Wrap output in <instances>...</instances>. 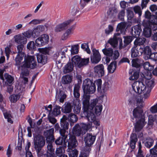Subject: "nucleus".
I'll use <instances>...</instances> for the list:
<instances>
[{"label": "nucleus", "mask_w": 157, "mask_h": 157, "mask_svg": "<svg viewBox=\"0 0 157 157\" xmlns=\"http://www.w3.org/2000/svg\"><path fill=\"white\" fill-rule=\"evenodd\" d=\"M142 107L138 106L133 111V115L137 122L135 124V128L136 132L140 131L146 123L145 121V117Z\"/></svg>", "instance_id": "obj_1"}, {"label": "nucleus", "mask_w": 157, "mask_h": 157, "mask_svg": "<svg viewBox=\"0 0 157 157\" xmlns=\"http://www.w3.org/2000/svg\"><path fill=\"white\" fill-rule=\"evenodd\" d=\"M54 129L51 128L45 132L44 135L46 138L47 150L44 155L46 157H56L54 153V149L53 148L52 143L54 141Z\"/></svg>", "instance_id": "obj_2"}, {"label": "nucleus", "mask_w": 157, "mask_h": 157, "mask_svg": "<svg viewBox=\"0 0 157 157\" xmlns=\"http://www.w3.org/2000/svg\"><path fill=\"white\" fill-rule=\"evenodd\" d=\"M90 96L89 94L83 95V109L84 111H91L93 109L97 104L98 100L97 98L91 100L90 103Z\"/></svg>", "instance_id": "obj_3"}, {"label": "nucleus", "mask_w": 157, "mask_h": 157, "mask_svg": "<svg viewBox=\"0 0 157 157\" xmlns=\"http://www.w3.org/2000/svg\"><path fill=\"white\" fill-rule=\"evenodd\" d=\"M82 87L84 92L83 95L93 94L96 90L95 83L92 80L88 78L84 80Z\"/></svg>", "instance_id": "obj_4"}, {"label": "nucleus", "mask_w": 157, "mask_h": 157, "mask_svg": "<svg viewBox=\"0 0 157 157\" xmlns=\"http://www.w3.org/2000/svg\"><path fill=\"white\" fill-rule=\"evenodd\" d=\"M142 61L138 59H133L132 60V67H135L136 69V70L135 68L134 69V70L136 71L133 73L132 75L130 77L129 79L131 80H133L137 79L139 77V73L140 72V68L141 65L142 63L141 62Z\"/></svg>", "instance_id": "obj_5"}, {"label": "nucleus", "mask_w": 157, "mask_h": 157, "mask_svg": "<svg viewBox=\"0 0 157 157\" xmlns=\"http://www.w3.org/2000/svg\"><path fill=\"white\" fill-rule=\"evenodd\" d=\"M21 64L22 68L34 69L37 66L35 58L33 56H27L26 61L22 62Z\"/></svg>", "instance_id": "obj_6"}, {"label": "nucleus", "mask_w": 157, "mask_h": 157, "mask_svg": "<svg viewBox=\"0 0 157 157\" xmlns=\"http://www.w3.org/2000/svg\"><path fill=\"white\" fill-rule=\"evenodd\" d=\"M34 142L35 149L42 148L45 143L44 137L40 135H36L34 137Z\"/></svg>", "instance_id": "obj_7"}, {"label": "nucleus", "mask_w": 157, "mask_h": 157, "mask_svg": "<svg viewBox=\"0 0 157 157\" xmlns=\"http://www.w3.org/2000/svg\"><path fill=\"white\" fill-rule=\"evenodd\" d=\"M74 20V19L69 20L57 25L55 28L54 31L55 32L58 33L67 29L68 25L72 22Z\"/></svg>", "instance_id": "obj_8"}, {"label": "nucleus", "mask_w": 157, "mask_h": 157, "mask_svg": "<svg viewBox=\"0 0 157 157\" xmlns=\"http://www.w3.org/2000/svg\"><path fill=\"white\" fill-rule=\"evenodd\" d=\"M145 85L142 82L136 81L132 84V87L133 91L138 95L140 94L143 89H144Z\"/></svg>", "instance_id": "obj_9"}, {"label": "nucleus", "mask_w": 157, "mask_h": 157, "mask_svg": "<svg viewBox=\"0 0 157 157\" xmlns=\"http://www.w3.org/2000/svg\"><path fill=\"white\" fill-rule=\"evenodd\" d=\"M27 68L25 69L24 70H22V72L21 73L22 76L21 77V78L22 79L21 80L22 84H23V85H22V92L25 91L26 85L28 84V78L25 77V76H27L29 75V71Z\"/></svg>", "instance_id": "obj_10"}, {"label": "nucleus", "mask_w": 157, "mask_h": 157, "mask_svg": "<svg viewBox=\"0 0 157 157\" xmlns=\"http://www.w3.org/2000/svg\"><path fill=\"white\" fill-rule=\"evenodd\" d=\"M15 42L19 44L17 46L18 54L16 57L15 60V65L17 66L18 70H20V34L14 36Z\"/></svg>", "instance_id": "obj_11"}, {"label": "nucleus", "mask_w": 157, "mask_h": 157, "mask_svg": "<svg viewBox=\"0 0 157 157\" xmlns=\"http://www.w3.org/2000/svg\"><path fill=\"white\" fill-rule=\"evenodd\" d=\"M49 40V37L48 35L44 34L37 39L35 41L36 45L39 47L47 44Z\"/></svg>", "instance_id": "obj_12"}, {"label": "nucleus", "mask_w": 157, "mask_h": 157, "mask_svg": "<svg viewBox=\"0 0 157 157\" xmlns=\"http://www.w3.org/2000/svg\"><path fill=\"white\" fill-rule=\"evenodd\" d=\"M130 104L136 103L137 106L143 107L144 105V103L141 97H135L134 95L130 97L128 100Z\"/></svg>", "instance_id": "obj_13"}, {"label": "nucleus", "mask_w": 157, "mask_h": 157, "mask_svg": "<svg viewBox=\"0 0 157 157\" xmlns=\"http://www.w3.org/2000/svg\"><path fill=\"white\" fill-rule=\"evenodd\" d=\"M69 138L67 140V142L68 149L74 148L78 145L76 137L72 134L69 135Z\"/></svg>", "instance_id": "obj_14"}, {"label": "nucleus", "mask_w": 157, "mask_h": 157, "mask_svg": "<svg viewBox=\"0 0 157 157\" xmlns=\"http://www.w3.org/2000/svg\"><path fill=\"white\" fill-rule=\"evenodd\" d=\"M124 43L122 42V39H119V49L124 48L128 45H129L132 41L133 38L131 36H124Z\"/></svg>", "instance_id": "obj_15"}, {"label": "nucleus", "mask_w": 157, "mask_h": 157, "mask_svg": "<svg viewBox=\"0 0 157 157\" xmlns=\"http://www.w3.org/2000/svg\"><path fill=\"white\" fill-rule=\"evenodd\" d=\"M96 138V136L93 135L92 134L87 133L86 136L84 137V140L86 144L85 146L90 147L91 145L94 144Z\"/></svg>", "instance_id": "obj_16"}, {"label": "nucleus", "mask_w": 157, "mask_h": 157, "mask_svg": "<svg viewBox=\"0 0 157 157\" xmlns=\"http://www.w3.org/2000/svg\"><path fill=\"white\" fill-rule=\"evenodd\" d=\"M83 110V112L82 113V116L86 117L88 121L90 123L95 122L96 119L95 114L90 110Z\"/></svg>", "instance_id": "obj_17"}, {"label": "nucleus", "mask_w": 157, "mask_h": 157, "mask_svg": "<svg viewBox=\"0 0 157 157\" xmlns=\"http://www.w3.org/2000/svg\"><path fill=\"white\" fill-rule=\"evenodd\" d=\"M94 73L99 77L104 76L105 73L104 67L102 64H100L95 66L94 68Z\"/></svg>", "instance_id": "obj_18"}, {"label": "nucleus", "mask_w": 157, "mask_h": 157, "mask_svg": "<svg viewBox=\"0 0 157 157\" xmlns=\"http://www.w3.org/2000/svg\"><path fill=\"white\" fill-rule=\"evenodd\" d=\"M93 55L91 58V61L92 63H97L101 59V55L98 50L93 49L92 50Z\"/></svg>", "instance_id": "obj_19"}, {"label": "nucleus", "mask_w": 157, "mask_h": 157, "mask_svg": "<svg viewBox=\"0 0 157 157\" xmlns=\"http://www.w3.org/2000/svg\"><path fill=\"white\" fill-rule=\"evenodd\" d=\"M0 109L3 112L5 118L7 120L8 122L13 124V121L11 119L12 117L11 111H8L3 106H2L1 105H0Z\"/></svg>", "instance_id": "obj_20"}, {"label": "nucleus", "mask_w": 157, "mask_h": 157, "mask_svg": "<svg viewBox=\"0 0 157 157\" xmlns=\"http://www.w3.org/2000/svg\"><path fill=\"white\" fill-rule=\"evenodd\" d=\"M142 31L141 26L139 24L132 26L131 29V32L132 35L136 38L139 36Z\"/></svg>", "instance_id": "obj_21"}, {"label": "nucleus", "mask_w": 157, "mask_h": 157, "mask_svg": "<svg viewBox=\"0 0 157 157\" xmlns=\"http://www.w3.org/2000/svg\"><path fill=\"white\" fill-rule=\"evenodd\" d=\"M143 52L141 47L139 46V47L137 48L134 46L131 49L132 57L135 58L141 55L143 53Z\"/></svg>", "instance_id": "obj_22"}, {"label": "nucleus", "mask_w": 157, "mask_h": 157, "mask_svg": "<svg viewBox=\"0 0 157 157\" xmlns=\"http://www.w3.org/2000/svg\"><path fill=\"white\" fill-rule=\"evenodd\" d=\"M130 146L132 149H134L136 147V144L138 140L137 136L136 134L132 133L131 135Z\"/></svg>", "instance_id": "obj_23"}, {"label": "nucleus", "mask_w": 157, "mask_h": 157, "mask_svg": "<svg viewBox=\"0 0 157 157\" xmlns=\"http://www.w3.org/2000/svg\"><path fill=\"white\" fill-rule=\"evenodd\" d=\"M37 59L38 63L43 64H45L47 61V56L46 55L41 53L38 54L37 55Z\"/></svg>", "instance_id": "obj_24"}, {"label": "nucleus", "mask_w": 157, "mask_h": 157, "mask_svg": "<svg viewBox=\"0 0 157 157\" xmlns=\"http://www.w3.org/2000/svg\"><path fill=\"white\" fill-rule=\"evenodd\" d=\"M146 39L143 37L139 38H137L134 42V47H139V46L142 47L143 46L146 42Z\"/></svg>", "instance_id": "obj_25"}, {"label": "nucleus", "mask_w": 157, "mask_h": 157, "mask_svg": "<svg viewBox=\"0 0 157 157\" xmlns=\"http://www.w3.org/2000/svg\"><path fill=\"white\" fill-rule=\"evenodd\" d=\"M151 91V89L148 87H146V86L145 85L144 89H143L140 93V94H142L141 96L142 97L141 98L142 99L143 98H147L150 96Z\"/></svg>", "instance_id": "obj_26"}, {"label": "nucleus", "mask_w": 157, "mask_h": 157, "mask_svg": "<svg viewBox=\"0 0 157 157\" xmlns=\"http://www.w3.org/2000/svg\"><path fill=\"white\" fill-rule=\"evenodd\" d=\"M80 9L77 3L73 4L71 7L70 15L72 16H75L78 14Z\"/></svg>", "instance_id": "obj_27"}, {"label": "nucleus", "mask_w": 157, "mask_h": 157, "mask_svg": "<svg viewBox=\"0 0 157 157\" xmlns=\"http://www.w3.org/2000/svg\"><path fill=\"white\" fill-rule=\"evenodd\" d=\"M90 150V147L85 146L81 150L79 157H88Z\"/></svg>", "instance_id": "obj_28"}, {"label": "nucleus", "mask_w": 157, "mask_h": 157, "mask_svg": "<svg viewBox=\"0 0 157 157\" xmlns=\"http://www.w3.org/2000/svg\"><path fill=\"white\" fill-rule=\"evenodd\" d=\"M117 13V10L116 7L114 6L110 7L107 12L108 17L110 18L114 17Z\"/></svg>", "instance_id": "obj_29"}, {"label": "nucleus", "mask_w": 157, "mask_h": 157, "mask_svg": "<svg viewBox=\"0 0 157 157\" xmlns=\"http://www.w3.org/2000/svg\"><path fill=\"white\" fill-rule=\"evenodd\" d=\"M63 113H71L72 111V106L70 103H65L61 109Z\"/></svg>", "instance_id": "obj_30"}, {"label": "nucleus", "mask_w": 157, "mask_h": 157, "mask_svg": "<svg viewBox=\"0 0 157 157\" xmlns=\"http://www.w3.org/2000/svg\"><path fill=\"white\" fill-rule=\"evenodd\" d=\"M67 117L65 115H63L60 119V125L62 129H68L69 123L67 121Z\"/></svg>", "instance_id": "obj_31"}, {"label": "nucleus", "mask_w": 157, "mask_h": 157, "mask_svg": "<svg viewBox=\"0 0 157 157\" xmlns=\"http://www.w3.org/2000/svg\"><path fill=\"white\" fill-rule=\"evenodd\" d=\"M141 48L142 50L143 51V53L147 56V59H149L150 58V56L152 53L151 48L149 46H146L144 47V46L141 47Z\"/></svg>", "instance_id": "obj_32"}, {"label": "nucleus", "mask_w": 157, "mask_h": 157, "mask_svg": "<svg viewBox=\"0 0 157 157\" xmlns=\"http://www.w3.org/2000/svg\"><path fill=\"white\" fill-rule=\"evenodd\" d=\"M73 131L77 136H79L81 134H84L82 128L78 124H76L73 127Z\"/></svg>", "instance_id": "obj_33"}, {"label": "nucleus", "mask_w": 157, "mask_h": 157, "mask_svg": "<svg viewBox=\"0 0 157 157\" xmlns=\"http://www.w3.org/2000/svg\"><path fill=\"white\" fill-rule=\"evenodd\" d=\"M67 119L70 122V123H74L76 122L78 119L77 116L75 114L71 113L68 116H66Z\"/></svg>", "instance_id": "obj_34"}, {"label": "nucleus", "mask_w": 157, "mask_h": 157, "mask_svg": "<svg viewBox=\"0 0 157 157\" xmlns=\"http://www.w3.org/2000/svg\"><path fill=\"white\" fill-rule=\"evenodd\" d=\"M66 97V95L64 92L62 90H60L59 93H56V97L58 99H59V101L61 102H63Z\"/></svg>", "instance_id": "obj_35"}, {"label": "nucleus", "mask_w": 157, "mask_h": 157, "mask_svg": "<svg viewBox=\"0 0 157 157\" xmlns=\"http://www.w3.org/2000/svg\"><path fill=\"white\" fill-rule=\"evenodd\" d=\"M150 154H147L146 157H157V143L150 150Z\"/></svg>", "instance_id": "obj_36"}, {"label": "nucleus", "mask_w": 157, "mask_h": 157, "mask_svg": "<svg viewBox=\"0 0 157 157\" xmlns=\"http://www.w3.org/2000/svg\"><path fill=\"white\" fill-rule=\"evenodd\" d=\"M73 65L71 62L68 63L64 67L63 71L64 73L66 74L71 72L73 69Z\"/></svg>", "instance_id": "obj_37"}, {"label": "nucleus", "mask_w": 157, "mask_h": 157, "mask_svg": "<svg viewBox=\"0 0 157 157\" xmlns=\"http://www.w3.org/2000/svg\"><path fill=\"white\" fill-rule=\"evenodd\" d=\"M116 61H113L111 62L108 67V70L109 72L110 73H113L116 70Z\"/></svg>", "instance_id": "obj_38"}, {"label": "nucleus", "mask_w": 157, "mask_h": 157, "mask_svg": "<svg viewBox=\"0 0 157 157\" xmlns=\"http://www.w3.org/2000/svg\"><path fill=\"white\" fill-rule=\"evenodd\" d=\"M154 142V140L150 138H146L143 142L144 145L148 148H150L152 146Z\"/></svg>", "instance_id": "obj_39"}, {"label": "nucleus", "mask_w": 157, "mask_h": 157, "mask_svg": "<svg viewBox=\"0 0 157 157\" xmlns=\"http://www.w3.org/2000/svg\"><path fill=\"white\" fill-rule=\"evenodd\" d=\"M92 125L91 124L87 123L85 124L83 123H82L80 124L79 125L80 127L82 128L83 131V132H84V134L87 131L89 130Z\"/></svg>", "instance_id": "obj_40"}, {"label": "nucleus", "mask_w": 157, "mask_h": 157, "mask_svg": "<svg viewBox=\"0 0 157 157\" xmlns=\"http://www.w3.org/2000/svg\"><path fill=\"white\" fill-rule=\"evenodd\" d=\"M81 57L78 56H75L73 57L71 59L72 65L79 67V64H80Z\"/></svg>", "instance_id": "obj_41"}, {"label": "nucleus", "mask_w": 157, "mask_h": 157, "mask_svg": "<svg viewBox=\"0 0 157 157\" xmlns=\"http://www.w3.org/2000/svg\"><path fill=\"white\" fill-rule=\"evenodd\" d=\"M72 79V76L69 75H66L62 77V82L64 84H68L71 82Z\"/></svg>", "instance_id": "obj_42"}, {"label": "nucleus", "mask_w": 157, "mask_h": 157, "mask_svg": "<svg viewBox=\"0 0 157 157\" xmlns=\"http://www.w3.org/2000/svg\"><path fill=\"white\" fill-rule=\"evenodd\" d=\"M148 119V124L149 125H152L153 124L154 122L155 121L157 122V115L155 114L154 116L149 115Z\"/></svg>", "instance_id": "obj_43"}, {"label": "nucleus", "mask_w": 157, "mask_h": 157, "mask_svg": "<svg viewBox=\"0 0 157 157\" xmlns=\"http://www.w3.org/2000/svg\"><path fill=\"white\" fill-rule=\"evenodd\" d=\"M104 54L109 57H111L113 54V50L111 48H105L102 50Z\"/></svg>", "instance_id": "obj_44"}, {"label": "nucleus", "mask_w": 157, "mask_h": 157, "mask_svg": "<svg viewBox=\"0 0 157 157\" xmlns=\"http://www.w3.org/2000/svg\"><path fill=\"white\" fill-rule=\"evenodd\" d=\"M126 26V23L125 22H122L119 24L117 28V30L120 31L121 33L123 32Z\"/></svg>", "instance_id": "obj_45"}, {"label": "nucleus", "mask_w": 157, "mask_h": 157, "mask_svg": "<svg viewBox=\"0 0 157 157\" xmlns=\"http://www.w3.org/2000/svg\"><path fill=\"white\" fill-rule=\"evenodd\" d=\"M119 38H117L115 36H114V37L112 39H111L108 41V42L110 45H111L113 47L115 48L116 46L117 43V40H119Z\"/></svg>", "instance_id": "obj_46"}, {"label": "nucleus", "mask_w": 157, "mask_h": 157, "mask_svg": "<svg viewBox=\"0 0 157 157\" xmlns=\"http://www.w3.org/2000/svg\"><path fill=\"white\" fill-rule=\"evenodd\" d=\"M67 129H60L59 130V133L61 136H62V138L66 140L67 138V136L69 135H71L70 133H68L66 130Z\"/></svg>", "instance_id": "obj_47"}, {"label": "nucleus", "mask_w": 157, "mask_h": 157, "mask_svg": "<svg viewBox=\"0 0 157 157\" xmlns=\"http://www.w3.org/2000/svg\"><path fill=\"white\" fill-rule=\"evenodd\" d=\"M140 60L142 61V62H141V63H142V64L141 65V66L143 65L144 68L145 69L147 70L148 71H151L153 69V66L150 65L149 62H146L143 63V60H140Z\"/></svg>", "instance_id": "obj_48"}, {"label": "nucleus", "mask_w": 157, "mask_h": 157, "mask_svg": "<svg viewBox=\"0 0 157 157\" xmlns=\"http://www.w3.org/2000/svg\"><path fill=\"white\" fill-rule=\"evenodd\" d=\"M89 60L90 59L89 58H81L80 64H79V68H81L83 66L87 65L89 62Z\"/></svg>", "instance_id": "obj_49"}, {"label": "nucleus", "mask_w": 157, "mask_h": 157, "mask_svg": "<svg viewBox=\"0 0 157 157\" xmlns=\"http://www.w3.org/2000/svg\"><path fill=\"white\" fill-rule=\"evenodd\" d=\"M65 141L66 140L61 137H59L55 140V143L57 145H61L64 142L63 147L66 148L67 144Z\"/></svg>", "instance_id": "obj_50"}, {"label": "nucleus", "mask_w": 157, "mask_h": 157, "mask_svg": "<svg viewBox=\"0 0 157 157\" xmlns=\"http://www.w3.org/2000/svg\"><path fill=\"white\" fill-rule=\"evenodd\" d=\"M151 30L150 27L144 28L143 31L144 36L147 37H150L151 34Z\"/></svg>", "instance_id": "obj_51"}, {"label": "nucleus", "mask_w": 157, "mask_h": 157, "mask_svg": "<svg viewBox=\"0 0 157 157\" xmlns=\"http://www.w3.org/2000/svg\"><path fill=\"white\" fill-rule=\"evenodd\" d=\"M80 86L78 85H75L74 89V95L75 98H78L80 96L79 93Z\"/></svg>", "instance_id": "obj_52"}, {"label": "nucleus", "mask_w": 157, "mask_h": 157, "mask_svg": "<svg viewBox=\"0 0 157 157\" xmlns=\"http://www.w3.org/2000/svg\"><path fill=\"white\" fill-rule=\"evenodd\" d=\"M150 24V28L152 30L155 31L157 30V19L151 20Z\"/></svg>", "instance_id": "obj_53"}, {"label": "nucleus", "mask_w": 157, "mask_h": 157, "mask_svg": "<svg viewBox=\"0 0 157 157\" xmlns=\"http://www.w3.org/2000/svg\"><path fill=\"white\" fill-rule=\"evenodd\" d=\"M61 108L59 105H56L54 108L52 112V114L54 116H57L61 113L60 109Z\"/></svg>", "instance_id": "obj_54"}, {"label": "nucleus", "mask_w": 157, "mask_h": 157, "mask_svg": "<svg viewBox=\"0 0 157 157\" xmlns=\"http://www.w3.org/2000/svg\"><path fill=\"white\" fill-rule=\"evenodd\" d=\"M67 151L69 152V157H77L78 155L77 151L76 149L73 150L72 149H67Z\"/></svg>", "instance_id": "obj_55"}, {"label": "nucleus", "mask_w": 157, "mask_h": 157, "mask_svg": "<svg viewBox=\"0 0 157 157\" xmlns=\"http://www.w3.org/2000/svg\"><path fill=\"white\" fill-rule=\"evenodd\" d=\"M20 98L19 93L17 94H12L10 97V100L11 102H16Z\"/></svg>", "instance_id": "obj_56"}, {"label": "nucleus", "mask_w": 157, "mask_h": 157, "mask_svg": "<svg viewBox=\"0 0 157 157\" xmlns=\"http://www.w3.org/2000/svg\"><path fill=\"white\" fill-rule=\"evenodd\" d=\"M4 77L5 79L6 80L7 84H10L12 83L14 78L11 75L7 73H6L4 75Z\"/></svg>", "instance_id": "obj_57"}, {"label": "nucleus", "mask_w": 157, "mask_h": 157, "mask_svg": "<svg viewBox=\"0 0 157 157\" xmlns=\"http://www.w3.org/2000/svg\"><path fill=\"white\" fill-rule=\"evenodd\" d=\"M27 42L26 38L23 36L20 35V50L23 49L24 47V44H25Z\"/></svg>", "instance_id": "obj_58"}, {"label": "nucleus", "mask_w": 157, "mask_h": 157, "mask_svg": "<svg viewBox=\"0 0 157 157\" xmlns=\"http://www.w3.org/2000/svg\"><path fill=\"white\" fill-rule=\"evenodd\" d=\"M71 54L72 55H74L77 54L78 52V45H75L72 46L70 50Z\"/></svg>", "instance_id": "obj_59"}, {"label": "nucleus", "mask_w": 157, "mask_h": 157, "mask_svg": "<svg viewBox=\"0 0 157 157\" xmlns=\"http://www.w3.org/2000/svg\"><path fill=\"white\" fill-rule=\"evenodd\" d=\"M102 109V106L101 105L96 106L94 109L95 113L98 115H100Z\"/></svg>", "instance_id": "obj_60"}, {"label": "nucleus", "mask_w": 157, "mask_h": 157, "mask_svg": "<svg viewBox=\"0 0 157 157\" xmlns=\"http://www.w3.org/2000/svg\"><path fill=\"white\" fill-rule=\"evenodd\" d=\"M133 9L135 13L138 14L139 17H140L142 14V11L140 7L136 6L133 7Z\"/></svg>", "instance_id": "obj_61"}, {"label": "nucleus", "mask_w": 157, "mask_h": 157, "mask_svg": "<svg viewBox=\"0 0 157 157\" xmlns=\"http://www.w3.org/2000/svg\"><path fill=\"white\" fill-rule=\"evenodd\" d=\"M51 48L50 47H46L44 48H39V49L40 52V53L46 55L48 53Z\"/></svg>", "instance_id": "obj_62"}, {"label": "nucleus", "mask_w": 157, "mask_h": 157, "mask_svg": "<svg viewBox=\"0 0 157 157\" xmlns=\"http://www.w3.org/2000/svg\"><path fill=\"white\" fill-rule=\"evenodd\" d=\"M81 107L79 105L74 104L73 111L74 113L78 114L80 112Z\"/></svg>", "instance_id": "obj_63"}, {"label": "nucleus", "mask_w": 157, "mask_h": 157, "mask_svg": "<svg viewBox=\"0 0 157 157\" xmlns=\"http://www.w3.org/2000/svg\"><path fill=\"white\" fill-rule=\"evenodd\" d=\"M27 48L30 50H33L36 48V46L33 41H30L27 44Z\"/></svg>", "instance_id": "obj_64"}]
</instances>
